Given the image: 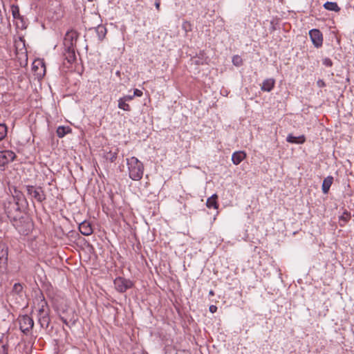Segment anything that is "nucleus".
<instances>
[{"label":"nucleus","instance_id":"f257e3e1","mask_svg":"<svg viewBox=\"0 0 354 354\" xmlns=\"http://www.w3.org/2000/svg\"><path fill=\"white\" fill-rule=\"evenodd\" d=\"M11 223L18 232L23 236L28 235L33 230L32 220L28 214L15 218Z\"/></svg>","mask_w":354,"mask_h":354},{"label":"nucleus","instance_id":"f03ea898","mask_svg":"<svg viewBox=\"0 0 354 354\" xmlns=\"http://www.w3.org/2000/svg\"><path fill=\"white\" fill-rule=\"evenodd\" d=\"M129 178L133 180L142 179L144 173V165L137 158L133 156L127 159Z\"/></svg>","mask_w":354,"mask_h":354},{"label":"nucleus","instance_id":"7ed1b4c3","mask_svg":"<svg viewBox=\"0 0 354 354\" xmlns=\"http://www.w3.org/2000/svg\"><path fill=\"white\" fill-rule=\"evenodd\" d=\"M5 212L10 222L26 214L21 210L19 202L15 198L12 201L5 205Z\"/></svg>","mask_w":354,"mask_h":354},{"label":"nucleus","instance_id":"20e7f679","mask_svg":"<svg viewBox=\"0 0 354 354\" xmlns=\"http://www.w3.org/2000/svg\"><path fill=\"white\" fill-rule=\"evenodd\" d=\"M27 194L39 203H43L46 200V194L41 186L26 185Z\"/></svg>","mask_w":354,"mask_h":354},{"label":"nucleus","instance_id":"39448f33","mask_svg":"<svg viewBox=\"0 0 354 354\" xmlns=\"http://www.w3.org/2000/svg\"><path fill=\"white\" fill-rule=\"evenodd\" d=\"M11 12L16 28L20 30L26 29L28 26L27 19L20 14L19 6L12 4L11 6Z\"/></svg>","mask_w":354,"mask_h":354},{"label":"nucleus","instance_id":"423d86ee","mask_svg":"<svg viewBox=\"0 0 354 354\" xmlns=\"http://www.w3.org/2000/svg\"><path fill=\"white\" fill-rule=\"evenodd\" d=\"M15 50L16 56L18 59L25 58L27 59L28 52L26 47V41L24 36H19L17 39H15Z\"/></svg>","mask_w":354,"mask_h":354},{"label":"nucleus","instance_id":"0eeeda50","mask_svg":"<svg viewBox=\"0 0 354 354\" xmlns=\"http://www.w3.org/2000/svg\"><path fill=\"white\" fill-rule=\"evenodd\" d=\"M79 35V32L73 29L68 30L64 38V46L66 48H75Z\"/></svg>","mask_w":354,"mask_h":354},{"label":"nucleus","instance_id":"6e6552de","mask_svg":"<svg viewBox=\"0 0 354 354\" xmlns=\"http://www.w3.org/2000/svg\"><path fill=\"white\" fill-rule=\"evenodd\" d=\"M115 288L119 292H124L128 289L133 286V283L130 279H127L122 277H118L113 281Z\"/></svg>","mask_w":354,"mask_h":354},{"label":"nucleus","instance_id":"1a4fd4ad","mask_svg":"<svg viewBox=\"0 0 354 354\" xmlns=\"http://www.w3.org/2000/svg\"><path fill=\"white\" fill-rule=\"evenodd\" d=\"M19 328L24 334H27L34 326L33 319L28 315H21L18 318Z\"/></svg>","mask_w":354,"mask_h":354},{"label":"nucleus","instance_id":"9d476101","mask_svg":"<svg viewBox=\"0 0 354 354\" xmlns=\"http://www.w3.org/2000/svg\"><path fill=\"white\" fill-rule=\"evenodd\" d=\"M16 158L17 155L12 150L7 149L0 151V167H5Z\"/></svg>","mask_w":354,"mask_h":354},{"label":"nucleus","instance_id":"9b49d317","mask_svg":"<svg viewBox=\"0 0 354 354\" xmlns=\"http://www.w3.org/2000/svg\"><path fill=\"white\" fill-rule=\"evenodd\" d=\"M309 35L313 45L316 48H319L323 44V35L322 32L317 28L312 29L309 31Z\"/></svg>","mask_w":354,"mask_h":354},{"label":"nucleus","instance_id":"f8f14e48","mask_svg":"<svg viewBox=\"0 0 354 354\" xmlns=\"http://www.w3.org/2000/svg\"><path fill=\"white\" fill-rule=\"evenodd\" d=\"M103 151V158L106 161H109L110 162H114L119 153L118 148L111 149L110 147H106L102 149Z\"/></svg>","mask_w":354,"mask_h":354},{"label":"nucleus","instance_id":"ddd939ff","mask_svg":"<svg viewBox=\"0 0 354 354\" xmlns=\"http://www.w3.org/2000/svg\"><path fill=\"white\" fill-rule=\"evenodd\" d=\"M8 248L7 245H0V272H3L7 269Z\"/></svg>","mask_w":354,"mask_h":354},{"label":"nucleus","instance_id":"4468645a","mask_svg":"<svg viewBox=\"0 0 354 354\" xmlns=\"http://www.w3.org/2000/svg\"><path fill=\"white\" fill-rule=\"evenodd\" d=\"M63 56L64 59V64H65V61H66L69 64L67 67L69 68L76 61L75 48L64 47Z\"/></svg>","mask_w":354,"mask_h":354},{"label":"nucleus","instance_id":"2eb2a0df","mask_svg":"<svg viewBox=\"0 0 354 354\" xmlns=\"http://www.w3.org/2000/svg\"><path fill=\"white\" fill-rule=\"evenodd\" d=\"M39 298L40 301L38 303V315H46L47 314H49L50 309L43 294L41 293Z\"/></svg>","mask_w":354,"mask_h":354},{"label":"nucleus","instance_id":"dca6fc26","mask_svg":"<svg viewBox=\"0 0 354 354\" xmlns=\"http://www.w3.org/2000/svg\"><path fill=\"white\" fill-rule=\"evenodd\" d=\"M80 232L85 236H88L93 233V227L90 222L84 221L79 224Z\"/></svg>","mask_w":354,"mask_h":354},{"label":"nucleus","instance_id":"f3484780","mask_svg":"<svg viewBox=\"0 0 354 354\" xmlns=\"http://www.w3.org/2000/svg\"><path fill=\"white\" fill-rule=\"evenodd\" d=\"M36 62H34L32 64V70L37 73V75L38 77H41L44 75L46 72V66L45 64L39 60L37 62V65L36 64Z\"/></svg>","mask_w":354,"mask_h":354},{"label":"nucleus","instance_id":"a211bd4d","mask_svg":"<svg viewBox=\"0 0 354 354\" xmlns=\"http://www.w3.org/2000/svg\"><path fill=\"white\" fill-rule=\"evenodd\" d=\"M194 62L196 65H203L207 64L208 57L204 50H201L199 53L194 57Z\"/></svg>","mask_w":354,"mask_h":354},{"label":"nucleus","instance_id":"6ab92c4d","mask_svg":"<svg viewBox=\"0 0 354 354\" xmlns=\"http://www.w3.org/2000/svg\"><path fill=\"white\" fill-rule=\"evenodd\" d=\"M274 85L275 80L273 78H268L263 82L261 89L263 91L270 92L274 88Z\"/></svg>","mask_w":354,"mask_h":354},{"label":"nucleus","instance_id":"aec40b11","mask_svg":"<svg viewBox=\"0 0 354 354\" xmlns=\"http://www.w3.org/2000/svg\"><path fill=\"white\" fill-rule=\"evenodd\" d=\"M246 153L243 151H236L232 154V162L237 165L240 164L245 158H246Z\"/></svg>","mask_w":354,"mask_h":354},{"label":"nucleus","instance_id":"412c9836","mask_svg":"<svg viewBox=\"0 0 354 354\" xmlns=\"http://www.w3.org/2000/svg\"><path fill=\"white\" fill-rule=\"evenodd\" d=\"M286 141L289 143L303 144L306 142V137L304 135L295 137L292 134H289L286 138Z\"/></svg>","mask_w":354,"mask_h":354},{"label":"nucleus","instance_id":"4be33fe9","mask_svg":"<svg viewBox=\"0 0 354 354\" xmlns=\"http://www.w3.org/2000/svg\"><path fill=\"white\" fill-rule=\"evenodd\" d=\"M206 206L208 208H214V209H218V195L216 194H213L212 196L207 198L206 202Z\"/></svg>","mask_w":354,"mask_h":354},{"label":"nucleus","instance_id":"5701e85b","mask_svg":"<svg viewBox=\"0 0 354 354\" xmlns=\"http://www.w3.org/2000/svg\"><path fill=\"white\" fill-rule=\"evenodd\" d=\"M333 183V177L331 176H327L325 178L322 183V192L324 194H328L330 189V186Z\"/></svg>","mask_w":354,"mask_h":354},{"label":"nucleus","instance_id":"b1692460","mask_svg":"<svg viewBox=\"0 0 354 354\" xmlns=\"http://www.w3.org/2000/svg\"><path fill=\"white\" fill-rule=\"evenodd\" d=\"M95 32L97 35L98 39L102 41L106 35L107 30L104 25H98L95 28Z\"/></svg>","mask_w":354,"mask_h":354},{"label":"nucleus","instance_id":"393cba45","mask_svg":"<svg viewBox=\"0 0 354 354\" xmlns=\"http://www.w3.org/2000/svg\"><path fill=\"white\" fill-rule=\"evenodd\" d=\"M351 215L349 212L345 210L339 217V224L341 227L344 226L351 219Z\"/></svg>","mask_w":354,"mask_h":354},{"label":"nucleus","instance_id":"a878e982","mask_svg":"<svg viewBox=\"0 0 354 354\" xmlns=\"http://www.w3.org/2000/svg\"><path fill=\"white\" fill-rule=\"evenodd\" d=\"M323 6L327 10L335 11L336 12H339L341 10L340 7L336 2L327 1L324 4Z\"/></svg>","mask_w":354,"mask_h":354},{"label":"nucleus","instance_id":"bb28decb","mask_svg":"<svg viewBox=\"0 0 354 354\" xmlns=\"http://www.w3.org/2000/svg\"><path fill=\"white\" fill-rule=\"evenodd\" d=\"M38 321L42 328H47L50 322L49 314L46 315H38Z\"/></svg>","mask_w":354,"mask_h":354},{"label":"nucleus","instance_id":"cd10ccee","mask_svg":"<svg viewBox=\"0 0 354 354\" xmlns=\"http://www.w3.org/2000/svg\"><path fill=\"white\" fill-rule=\"evenodd\" d=\"M71 132V129L69 127L59 126L56 131L57 136L59 138H63L67 133Z\"/></svg>","mask_w":354,"mask_h":354},{"label":"nucleus","instance_id":"c85d7f7f","mask_svg":"<svg viewBox=\"0 0 354 354\" xmlns=\"http://www.w3.org/2000/svg\"><path fill=\"white\" fill-rule=\"evenodd\" d=\"M118 108L126 111H131L130 105L127 104L126 101L122 100L121 97L118 100Z\"/></svg>","mask_w":354,"mask_h":354},{"label":"nucleus","instance_id":"c756f323","mask_svg":"<svg viewBox=\"0 0 354 354\" xmlns=\"http://www.w3.org/2000/svg\"><path fill=\"white\" fill-rule=\"evenodd\" d=\"M8 134V127L5 123H0V140H3Z\"/></svg>","mask_w":354,"mask_h":354},{"label":"nucleus","instance_id":"7c9ffc66","mask_svg":"<svg viewBox=\"0 0 354 354\" xmlns=\"http://www.w3.org/2000/svg\"><path fill=\"white\" fill-rule=\"evenodd\" d=\"M232 63L236 66H241L243 65V62L241 56L236 55L232 57Z\"/></svg>","mask_w":354,"mask_h":354},{"label":"nucleus","instance_id":"2f4dec72","mask_svg":"<svg viewBox=\"0 0 354 354\" xmlns=\"http://www.w3.org/2000/svg\"><path fill=\"white\" fill-rule=\"evenodd\" d=\"M182 28L185 30V32H189L192 30V25L190 21H185L182 24Z\"/></svg>","mask_w":354,"mask_h":354},{"label":"nucleus","instance_id":"473e14b6","mask_svg":"<svg viewBox=\"0 0 354 354\" xmlns=\"http://www.w3.org/2000/svg\"><path fill=\"white\" fill-rule=\"evenodd\" d=\"M23 286L20 283H16L12 288V292L19 295L22 292Z\"/></svg>","mask_w":354,"mask_h":354},{"label":"nucleus","instance_id":"72a5a7b5","mask_svg":"<svg viewBox=\"0 0 354 354\" xmlns=\"http://www.w3.org/2000/svg\"><path fill=\"white\" fill-rule=\"evenodd\" d=\"M8 344H3L2 339H0V354H8Z\"/></svg>","mask_w":354,"mask_h":354},{"label":"nucleus","instance_id":"f704fd0d","mask_svg":"<svg viewBox=\"0 0 354 354\" xmlns=\"http://www.w3.org/2000/svg\"><path fill=\"white\" fill-rule=\"evenodd\" d=\"M323 64L326 66L331 67L333 66V62L330 58L326 57L323 59Z\"/></svg>","mask_w":354,"mask_h":354},{"label":"nucleus","instance_id":"c9c22d12","mask_svg":"<svg viewBox=\"0 0 354 354\" xmlns=\"http://www.w3.org/2000/svg\"><path fill=\"white\" fill-rule=\"evenodd\" d=\"M142 95H143V93L142 91H140L138 88L134 89L133 94V97H142Z\"/></svg>","mask_w":354,"mask_h":354},{"label":"nucleus","instance_id":"e433bc0d","mask_svg":"<svg viewBox=\"0 0 354 354\" xmlns=\"http://www.w3.org/2000/svg\"><path fill=\"white\" fill-rule=\"evenodd\" d=\"M122 100H124L126 102L131 101L133 100L134 97L133 95H126L121 97Z\"/></svg>","mask_w":354,"mask_h":354},{"label":"nucleus","instance_id":"4c0bfd02","mask_svg":"<svg viewBox=\"0 0 354 354\" xmlns=\"http://www.w3.org/2000/svg\"><path fill=\"white\" fill-rule=\"evenodd\" d=\"M317 85L320 88H323L326 86V83L323 80H319L317 82Z\"/></svg>","mask_w":354,"mask_h":354},{"label":"nucleus","instance_id":"58836bf2","mask_svg":"<svg viewBox=\"0 0 354 354\" xmlns=\"http://www.w3.org/2000/svg\"><path fill=\"white\" fill-rule=\"evenodd\" d=\"M209 311L212 313H214L216 312L217 310V307L215 306V305H211L209 306Z\"/></svg>","mask_w":354,"mask_h":354},{"label":"nucleus","instance_id":"ea45409f","mask_svg":"<svg viewBox=\"0 0 354 354\" xmlns=\"http://www.w3.org/2000/svg\"><path fill=\"white\" fill-rule=\"evenodd\" d=\"M59 319L62 321V322H63L65 325H66V326H69V322H68V320H67L64 317L60 316V317H59Z\"/></svg>","mask_w":354,"mask_h":354},{"label":"nucleus","instance_id":"a19ab883","mask_svg":"<svg viewBox=\"0 0 354 354\" xmlns=\"http://www.w3.org/2000/svg\"><path fill=\"white\" fill-rule=\"evenodd\" d=\"M155 6L157 10H160V0H156L155 1Z\"/></svg>","mask_w":354,"mask_h":354},{"label":"nucleus","instance_id":"79ce46f5","mask_svg":"<svg viewBox=\"0 0 354 354\" xmlns=\"http://www.w3.org/2000/svg\"><path fill=\"white\" fill-rule=\"evenodd\" d=\"M87 250L89 251V252H92L93 250V245H90V244H88V245H84Z\"/></svg>","mask_w":354,"mask_h":354},{"label":"nucleus","instance_id":"37998d69","mask_svg":"<svg viewBox=\"0 0 354 354\" xmlns=\"http://www.w3.org/2000/svg\"><path fill=\"white\" fill-rule=\"evenodd\" d=\"M209 295H211V296H214V290H211L209 292Z\"/></svg>","mask_w":354,"mask_h":354},{"label":"nucleus","instance_id":"c03bdc74","mask_svg":"<svg viewBox=\"0 0 354 354\" xmlns=\"http://www.w3.org/2000/svg\"><path fill=\"white\" fill-rule=\"evenodd\" d=\"M47 295H48V297H50V298H52V299H53V297H52V295H51V294H50V290H48V291Z\"/></svg>","mask_w":354,"mask_h":354},{"label":"nucleus","instance_id":"a18cd8bd","mask_svg":"<svg viewBox=\"0 0 354 354\" xmlns=\"http://www.w3.org/2000/svg\"><path fill=\"white\" fill-rule=\"evenodd\" d=\"M76 245H77L78 248H80L81 249H84V248H83V245H82L77 244Z\"/></svg>","mask_w":354,"mask_h":354},{"label":"nucleus","instance_id":"49530a36","mask_svg":"<svg viewBox=\"0 0 354 354\" xmlns=\"http://www.w3.org/2000/svg\"><path fill=\"white\" fill-rule=\"evenodd\" d=\"M110 197H111V199L113 201V194H111L110 195Z\"/></svg>","mask_w":354,"mask_h":354},{"label":"nucleus","instance_id":"de8ad7c7","mask_svg":"<svg viewBox=\"0 0 354 354\" xmlns=\"http://www.w3.org/2000/svg\"><path fill=\"white\" fill-rule=\"evenodd\" d=\"M137 239V241H138V244H140V241L139 239Z\"/></svg>","mask_w":354,"mask_h":354}]
</instances>
